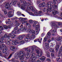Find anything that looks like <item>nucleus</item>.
<instances>
[{
  "label": "nucleus",
  "mask_w": 62,
  "mask_h": 62,
  "mask_svg": "<svg viewBox=\"0 0 62 62\" xmlns=\"http://www.w3.org/2000/svg\"><path fill=\"white\" fill-rule=\"evenodd\" d=\"M25 53H24V51H21L19 53H16L15 54V58L16 59H18L19 57L20 61L23 60L25 58Z\"/></svg>",
  "instance_id": "obj_1"
},
{
  "label": "nucleus",
  "mask_w": 62,
  "mask_h": 62,
  "mask_svg": "<svg viewBox=\"0 0 62 62\" xmlns=\"http://www.w3.org/2000/svg\"><path fill=\"white\" fill-rule=\"evenodd\" d=\"M39 26L38 25L36 26L35 29L36 31H34L30 29H29L28 31L30 34H32L33 35H37L39 34Z\"/></svg>",
  "instance_id": "obj_2"
},
{
  "label": "nucleus",
  "mask_w": 62,
  "mask_h": 62,
  "mask_svg": "<svg viewBox=\"0 0 62 62\" xmlns=\"http://www.w3.org/2000/svg\"><path fill=\"white\" fill-rule=\"evenodd\" d=\"M59 0V1H60V0ZM56 1H57V0H53V2L54 4V5L53 4V2L52 1H49L50 4V6L51 7H53V8L54 9H55V8H56V7H57V6L55 5V4H56Z\"/></svg>",
  "instance_id": "obj_3"
},
{
  "label": "nucleus",
  "mask_w": 62,
  "mask_h": 62,
  "mask_svg": "<svg viewBox=\"0 0 62 62\" xmlns=\"http://www.w3.org/2000/svg\"><path fill=\"white\" fill-rule=\"evenodd\" d=\"M35 56L34 53H33V54L31 56V57L29 59V61L31 62H35V60L36 59V57H34Z\"/></svg>",
  "instance_id": "obj_4"
},
{
  "label": "nucleus",
  "mask_w": 62,
  "mask_h": 62,
  "mask_svg": "<svg viewBox=\"0 0 62 62\" xmlns=\"http://www.w3.org/2000/svg\"><path fill=\"white\" fill-rule=\"evenodd\" d=\"M27 8L29 10H31L33 12L35 11V9L33 8V7L32 6H27Z\"/></svg>",
  "instance_id": "obj_5"
},
{
  "label": "nucleus",
  "mask_w": 62,
  "mask_h": 62,
  "mask_svg": "<svg viewBox=\"0 0 62 62\" xmlns=\"http://www.w3.org/2000/svg\"><path fill=\"white\" fill-rule=\"evenodd\" d=\"M52 8H53V7L51 6L50 5H48L46 9V11L47 12H48L49 11L50 12H51L52 11Z\"/></svg>",
  "instance_id": "obj_6"
},
{
  "label": "nucleus",
  "mask_w": 62,
  "mask_h": 62,
  "mask_svg": "<svg viewBox=\"0 0 62 62\" xmlns=\"http://www.w3.org/2000/svg\"><path fill=\"white\" fill-rule=\"evenodd\" d=\"M14 50L15 51H16L17 50V47L15 46H12L10 47V50L11 51H14Z\"/></svg>",
  "instance_id": "obj_7"
},
{
  "label": "nucleus",
  "mask_w": 62,
  "mask_h": 62,
  "mask_svg": "<svg viewBox=\"0 0 62 62\" xmlns=\"http://www.w3.org/2000/svg\"><path fill=\"white\" fill-rule=\"evenodd\" d=\"M7 48V46L5 44H2V46L0 45V49L2 50V49H6Z\"/></svg>",
  "instance_id": "obj_8"
},
{
  "label": "nucleus",
  "mask_w": 62,
  "mask_h": 62,
  "mask_svg": "<svg viewBox=\"0 0 62 62\" xmlns=\"http://www.w3.org/2000/svg\"><path fill=\"white\" fill-rule=\"evenodd\" d=\"M20 1H21V2L22 3H23L24 4L25 6H30V5H29V4H28L26 3V2L25 1H23V0H20Z\"/></svg>",
  "instance_id": "obj_9"
},
{
  "label": "nucleus",
  "mask_w": 62,
  "mask_h": 62,
  "mask_svg": "<svg viewBox=\"0 0 62 62\" xmlns=\"http://www.w3.org/2000/svg\"><path fill=\"white\" fill-rule=\"evenodd\" d=\"M39 59L41 61H40L41 62H44V61L45 60V57L43 56H42L41 58H39Z\"/></svg>",
  "instance_id": "obj_10"
},
{
  "label": "nucleus",
  "mask_w": 62,
  "mask_h": 62,
  "mask_svg": "<svg viewBox=\"0 0 62 62\" xmlns=\"http://www.w3.org/2000/svg\"><path fill=\"white\" fill-rule=\"evenodd\" d=\"M10 5L8 3H7L5 5V8L6 9H8L9 8H10Z\"/></svg>",
  "instance_id": "obj_11"
},
{
  "label": "nucleus",
  "mask_w": 62,
  "mask_h": 62,
  "mask_svg": "<svg viewBox=\"0 0 62 62\" xmlns=\"http://www.w3.org/2000/svg\"><path fill=\"white\" fill-rule=\"evenodd\" d=\"M42 6V7H45V3L44 2L41 3L39 5V7H41Z\"/></svg>",
  "instance_id": "obj_12"
},
{
  "label": "nucleus",
  "mask_w": 62,
  "mask_h": 62,
  "mask_svg": "<svg viewBox=\"0 0 62 62\" xmlns=\"http://www.w3.org/2000/svg\"><path fill=\"white\" fill-rule=\"evenodd\" d=\"M59 46L58 45H56L55 47V51L56 52H58V49H59Z\"/></svg>",
  "instance_id": "obj_13"
},
{
  "label": "nucleus",
  "mask_w": 62,
  "mask_h": 62,
  "mask_svg": "<svg viewBox=\"0 0 62 62\" xmlns=\"http://www.w3.org/2000/svg\"><path fill=\"white\" fill-rule=\"evenodd\" d=\"M12 5H15L16 4V2H18V0H12Z\"/></svg>",
  "instance_id": "obj_14"
},
{
  "label": "nucleus",
  "mask_w": 62,
  "mask_h": 62,
  "mask_svg": "<svg viewBox=\"0 0 62 62\" xmlns=\"http://www.w3.org/2000/svg\"><path fill=\"white\" fill-rule=\"evenodd\" d=\"M34 55H35V56H34V57H36V59L37 58H39V55H37L36 56V57H35V53H34V52H33H33H31V53H30V54H31V56H32V55H33V54H34Z\"/></svg>",
  "instance_id": "obj_15"
},
{
  "label": "nucleus",
  "mask_w": 62,
  "mask_h": 62,
  "mask_svg": "<svg viewBox=\"0 0 62 62\" xmlns=\"http://www.w3.org/2000/svg\"><path fill=\"white\" fill-rule=\"evenodd\" d=\"M30 48H31V50H32V52H32L33 53V51H34V48L36 49H38V47L36 46L33 47H32L31 46H30L29 47Z\"/></svg>",
  "instance_id": "obj_16"
},
{
  "label": "nucleus",
  "mask_w": 62,
  "mask_h": 62,
  "mask_svg": "<svg viewBox=\"0 0 62 62\" xmlns=\"http://www.w3.org/2000/svg\"><path fill=\"white\" fill-rule=\"evenodd\" d=\"M11 33L12 34H18L17 31H13L11 32Z\"/></svg>",
  "instance_id": "obj_17"
},
{
  "label": "nucleus",
  "mask_w": 62,
  "mask_h": 62,
  "mask_svg": "<svg viewBox=\"0 0 62 62\" xmlns=\"http://www.w3.org/2000/svg\"><path fill=\"white\" fill-rule=\"evenodd\" d=\"M52 13L54 15H55L56 13H57V11H54V10L53 9L52 10Z\"/></svg>",
  "instance_id": "obj_18"
},
{
  "label": "nucleus",
  "mask_w": 62,
  "mask_h": 62,
  "mask_svg": "<svg viewBox=\"0 0 62 62\" xmlns=\"http://www.w3.org/2000/svg\"><path fill=\"white\" fill-rule=\"evenodd\" d=\"M25 56L26 58H29L30 57V55L28 53H27V54L25 55Z\"/></svg>",
  "instance_id": "obj_19"
},
{
  "label": "nucleus",
  "mask_w": 62,
  "mask_h": 62,
  "mask_svg": "<svg viewBox=\"0 0 62 62\" xmlns=\"http://www.w3.org/2000/svg\"><path fill=\"white\" fill-rule=\"evenodd\" d=\"M21 8L22 9H25H25H26V6L22 4L21 5Z\"/></svg>",
  "instance_id": "obj_20"
},
{
  "label": "nucleus",
  "mask_w": 62,
  "mask_h": 62,
  "mask_svg": "<svg viewBox=\"0 0 62 62\" xmlns=\"http://www.w3.org/2000/svg\"><path fill=\"white\" fill-rule=\"evenodd\" d=\"M16 41H17V40H15L14 41L12 42V44L13 45H17L16 44Z\"/></svg>",
  "instance_id": "obj_21"
},
{
  "label": "nucleus",
  "mask_w": 62,
  "mask_h": 62,
  "mask_svg": "<svg viewBox=\"0 0 62 62\" xmlns=\"http://www.w3.org/2000/svg\"><path fill=\"white\" fill-rule=\"evenodd\" d=\"M2 11L4 12L5 14V15L7 14V13H8V11H7V10L6 9H3L2 10Z\"/></svg>",
  "instance_id": "obj_22"
},
{
  "label": "nucleus",
  "mask_w": 62,
  "mask_h": 62,
  "mask_svg": "<svg viewBox=\"0 0 62 62\" xmlns=\"http://www.w3.org/2000/svg\"><path fill=\"white\" fill-rule=\"evenodd\" d=\"M21 31H23V30H26L27 29L25 28V27H23V28H20V29Z\"/></svg>",
  "instance_id": "obj_23"
},
{
  "label": "nucleus",
  "mask_w": 62,
  "mask_h": 62,
  "mask_svg": "<svg viewBox=\"0 0 62 62\" xmlns=\"http://www.w3.org/2000/svg\"><path fill=\"white\" fill-rule=\"evenodd\" d=\"M54 23H55V22L54 21L50 23V24L51 25V26H54V25H55Z\"/></svg>",
  "instance_id": "obj_24"
},
{
  "label": "nucleus",
  "mask_w": 62,
  "mask_h": 62,
  "mask_svg": "<svg viewBox=\"0 0 62 62\" xmlns=\"http://www.w3.org/2000/svg\"><path fill=\"white\" fill-rule=\"evenodd\" d=\"M29 1L27 3V4H28L29 5H32V2L30 1V0H28Z\"/></svg>",
  "instance_id": "obj_25"
},
{
  "label": "nucleus",
  "mask_w": 62,
  "mask_h": 62,
  "mask_svg": "<svg viewBox=\"0 0 62 62\" xmlns=\"http://www.w3.org/2000/svg\"><path fill=\"white\" fill-rule=\"evenodd\" d=\"M24 40L25 41L27 42H29V39L27 37H26L25 39Z\"/></svg>",
  "instance_id": "obj_26"
},
{
  "label": "nucleus",
  "mask_w": 62,
  "mask_h": 62,
  "mask_svg": "<svg viewBox=\"0 0 62 62\" xmlns=\"http://www.w3.org/2000/svg\"><path fill=\"white\" fill-rule=\"evenodd\" d=\"M28 13L31 15H32V16H35V15H34V14L32 12H29Z\"/></svg>",
  "instance_id": "obj_27"
},
{
  "label": "nucleus",
  "mask_w": 62,
  "mask_h": 62,
  "mask_svg": "<svg viewBox=\"0 0 62 62\" xmlns=\"http://www.w3.org/2000/svg\"><path fill=\"white\" fill-rule=\"evenodd\" d=\"M7 50H8V48H5V49L3 50L2 51V52L3 53H5L7 52Z\"/></svg>",
  "instance_id": "obj_28"
},
{
  "label": "nucleus",
  "mask_w": 62,
  "mask_h": 62,
  "mask_svg": "<svg viewBox=\"0 0 62 62\" xmlns=\"http://www.w3.org/2000/svg\"><path fill=\"white\" fill-rule=\"evenodd\" d=\"M46 54L48 57H50V55L49 54V52L47 51L46 52Z\"/></svg>",
  "instance_id": "obj_29"
},
{
  "label": "nucleus",
  "mask_w": 62,
  "mask_h": 62,
  "mask_svg": "<svg viewBox=\"0 0 62 62\" xmlns=\"http://www.w3.org/2000/svg\"><path fill=\"white\" fill-rule=\"evenodd\" d=\"M45 45L46 47V48H48L49 47V43H45Z\"/></svg>",
  "instance_id": "obj_30"
},
{
  "label": "nucleus",
  "mask_w": 62,
  "mask_h": 62,
  "mask_svg": "<svg viewBox=\"0 0 62 62\" xmlns=\"http://www.w3.org/2000/svg\"><path fill=\"white\" fill-rule=\"evenodd\" d=\"M18 39L19 40H22L23 38V37H22V36H20L18 37Z\"/></svg>",
  "instance_id": "obj_31"
},
{
  "label": "nucleus",
  "mask_w": 62,
  "mask_h": 62,
  "mask_svg": "<svg viewBox=\"0 0 62 62\" xmlns=\"http://www.w3.org/2000/svg\"><path fill=\"white\" fill-rule=\"evenodd\" d=\"M40 56H42L43 54V52H42V50H41V49H40Z\"/></svg>",
  "instance_id": "obj_32"
},
{
  "label": "nucleus",
  "mask_w": 62,
  "mask_h": 62,
  "mask_svg": "<svg viewBox=\"0 0 62 62\" xmlns=\"http://www.w3.org/2000/svg\"><path fill=\"white\" fill-rule=\"evenodd\" d=\"M34 15H35V16H37L39 15V13L37 12H35L34 13Z\"/></svg>",
  "instance_id": "obj_33"
},
{
  "label": "nucleus",
  "mask_w": 62,
  "mask_h": 62,
  "mask_svg": "<svg viewBox=\"0 0 62 62\" xmlns=\"http://www.w3.org/2000/svg\"><path fill=\"white\" fill-rule=\"evenodd\" d=\"M12 34L11 33V32L8 35V36L7 37V38H10L11 37V36H12Z\"/></svg>",
  "instance_id": "obj_34"
},
{
  "label": "nucleus",
  "mask_w": 62,
  "mask_h": 62,
  "mask_svg": "<svg viewBox=\"0 0 62 62\" xmlns=\"http://www.w3.org/2000/svg\"><path fill=\"white\" fill-rule=\"evenodd\" d=\"M13 16V15L12 14H9L8 15V17L9 18H11Z\"/></svg>",
  "instance_id": "obj_35"
},
{
  "label": "nucleus",
  "mask_w": 62,
  "mask_h": 62,
  "mask_svg": "<svg viewBox=\"0 0 62 62\" xmlns=\"http://www.w3.org/2000/svg\"><path fill=\"white\" fill-rule=\"evenodd\" d=\"M11 23V21H8V22H7L6 24H10Z\"/></svg>",
  "instance_id": "obj_36"
},
{
  "label": "nucleus",
  "mask_w": 62,
  "mask_h": 62,
  "mask_svg": "<svg viewBox=\"0 0 62 62\" xmlns=\"http://www.w3.org/2000/svg\"><path fill=\"white\" fill-rule=\"evenodd\" d=\"M50 51L51 52H52V53H54V50L50 48Z\"/></svg>",
  "instance_id": "obj_37"
},
{
  "label": "nucleus",
  "mask_w": 62,
  "mask_h": 62,
  "mask_svg": "<svg viewBox=\"0 0 62 62\" xmlns=\"http://www.w3.org/2000/svg\"><path fill=\"white\" fill-rule=\"evenodd\" d=\"M49 5H50V1L47 2V5L46 6V7H47L48 6H50ZM47 5H48V6H47Z\"/></svg>",
  "instance_id": "obj_38"
},
{
  "label": "nucleus",
  "mask_w": 62,
  "mask_h": 62,
  "mask_svg": "<svg viewBox=\"0 0 62 62\" xmlns=\"http://www.w3.org/2000/svg\"><path fill=\"white\" fill-rule=\"evenodd\" d=\"M62 52V47H61L59 50V53H61V52Z\"/></svg>",
  "instance_id": "obj_39"
},
{
  "label": "nucleus",
  "mask_w": 62,
  "mask_h": 62,
  "mask_svg": "<svg viewBox=\"0 0 62 62\" xmlns=\"http://www.w3.org/2000/svg\"><path fill=\"white\" fill-rule=\"evenodd\" d=\"M3 26L4 28L6 29H8V26H7V25H3Z\"/></svg>",
  "instance_id": "obj_40"
},
{
  "label": "nucleus",
  "mask_w": 62,
  "mask_h": 62,
  "mask_svg": "<svg viewBox=\"0 0 62 62\" xmlns=\"http://www.w3.org/2000/svg\"><path fill=\"white\" fill-rule=\"evenodd\" d=\"M36 53H37L38 54H39L40 52L39 50H37L36 51Z\"/></svg>",
  "instance_id": "obj_41"
},
{
  "label": "nucleus",
  "mask_w": 62,
  "mask_h": 62,
  "mask_svg": "<svg viewBox=\"0 0 62 62\" xmlns=\"http://www.w3.org/2000/svg\"><path fill=\"white\" fill-rule=\"evenodd\" d=\"M61 37H59L57 38V39H56V40H57L58 41H60V40H61Z\"/></svg>",
  "instance_id": "obj_42"
},
{
  "label": "nucleus",
  "mask_w": 62,
  "mask_h": 62,
  "mask_svg": "<svg viewBox=\"0 0 62 62\" xmlns=\"http://www.w3.org/2000/svg\"><path fill=\"white\" fill-rule=\"evenodd\" d=\"M33 21H34L32 20H30L29 21V22L30 23H33Z\"/></svg>",
  "instance_id": "obj_43"
},
{
  "label": "nucleus",
  "mask_w": 62,
  "mask_h": 62,
  "mask_svg": "<svg viewBox=\"0 0 62 62\" xmlns=\"http://www.w3.org/2000/svg\"><path fill=\"white\" fill-rule=\"evenodd\" d=\"M31 36L32 37V38L33 39H35L36 37V36L35 35H31Z\"/></svg>",
  "instance_id": "obj_44"
},
{
  "label": "nucleus",
  "mask_w": 62,
  "mask_h": 62,
  "mask_svg": "<svg viewBox=\"0 0 62 62\" xmlns=\"http://www.w3.org/2000/svg\"><path fill=\"white\" fill-rule=\"evenodd\" d=\"M12 54H11L8 57V59H9L11 57V56H12Z\"/></svg>",
  "instance_id": "obj_45"
},
{
  "label": "nucleus",
  "mask_w": 62,
  "mask_h": 62,
  "mask_svg": "<svg viewBox=\"0 0 62 62\" xmlns=\"http://www.w3.org/2000/svg\"><path fill=\"white\" fill-rule=\"evenodd\" d=\"M15 24L16 25V26H19V25L21 24L20 23H15Z\"/></svg>",
  "instance_id": "obj_46"
},
{
  "label": "nucleus",
  "mask_w": 62,
  "mask_h": 62,
  "mask_svg": "<svg viewBox=\"0 0 62 62\" xmlns=\"http://www.w3.org/2000/svg\"><path fill=\"white\" fill-rule=\"evenodd\" d=\"M46 37L47 38V39L50 38H51V35H46Z\"/></svg>",
  "instance_id": "obj_47"
},
{
  "label": "nucleus",
  "mask_w": 62,
  "mask_h": 62,
  "mask_svg": "<svg viewBox=\"0 0 62 62\" xmlns=\"http://www.w3.org/2000/svg\"><path fill=\"white\" fill-rule=\"evenodd\" d=\"M51 35V32H50V31H49L47 33V35Z\"/></svg>",
  "instance_id": "obj_48"
},
{
  "label": "nucleus",
  "mask_w": 62,
  "mask_h": 62,
  "mask_svg": "<svg viewBox=\"0 0 62 62\" xmlns=\"http://www.w3.org/2000/svg\"><path fill=\"white\" fill-rule=\"evenodd\" d=\"M47 40V38H45L44 39V42H46Z\"/></svg>",
  "instance_id": "obj_49"
},
{
  "label": "nucleus",
  "mask_w": 62,
  "mask_h": 62,
  "mask_svg": "<svg viewBox=\"0 0 62 62\" xmlns=\"http://www.w3.org/2000/svg\"><path fill=\"white\" fill-rule=\"evenodd\" d=\"M7 37H8V36H7V34H5L3 36V37L4 38H7Z\"/></svg>",
  "instance_id": "obj_50"
},
{
  "label": "nucleus",
  "mask_w": 62,
  "mask_h": 62,
  "mask_svg": "<svg viewBox=\"0 0 62 62\" xmlns=\"http://www.w3.org/2000/svg\"><path fill=\"white\" fill-rule=\"evenodd\" d=\"M24 41H21L20 42V43L22 44L23 43H24Z\"/></svg>",
  "instance_id": "obj_51"
},
{
  "label": "nucleus",
  "mask_w": 62,
  "mask_h": 62,
  "mask_svg": "<svg viewBox=\"0 0 62 62\" xmlns=\"http://www.w3.org/2000/svg\"><path fill=\"white\" fill-rule=\"evenodd\" d=\"M39 39H36L34 40V42H37V41H39Z\"/></svg>",
  "instance_id": "obj_52"
},
{
  "label": "nucleus",
  "mask_w": 62,
  "mask_h": 62,
  "mask_svg": "<svg viewBox=\"0 0 62 62\" xmlns=\"http://www.w3.org/2000/svg\"><path fill=\"white\" fill-rule=\"evenodd\" d=\"M17 15H21V13L20 12H18L17 13Z\"/></svg>",
  "instance_id": "obj_53"
},
{
  "label": "nucleus",
  "mask_w": 62,
  "mask_h": 62,
  "mask_svg": "<svg viewBox=\"0 0 62 62\" xmlns=\"http://www.w3.org/2000/svg\"><path fill=\"white\" fill-rule=\"evenodd\" d=\"M16 37V35H13L12 36L11 38H12V39H13V38H15Z\"/></svg>",
  "instance_id": "obj_54"
},
{
  "label": "nucleus",
  "mask_w": 62,
  "mask_h": 62,
  "mask_svg": "<svg viewBox=\"0 0 62 62\" xmlns=\"http://www.w3.org/2000/svg\"><path fill=\"white\" fill-rule=\"evenodd\" d=\"M9 54V52H8L5 54L6 55H7V56H8V55Z\"/></svg>",
  "instance_id": "obj_55"
},
{
  "label": "nucleus",
  "mask_w": 62,
  "mask_h": 62,
  "mask_svg": "<svg viewBox=\"0 0 62 62\" xmlns=\"http://www.w3.org/2000/svg\"><path fill=\"white\" fill-rule=\"evenodd\" d=\"M3 43V40H1L0 39V43L1 44H2Z\"/></svg>",
  "instance_id": "obj_56"
},
{
  "label": "nucleus",
  "mask_w": 62,
  "mask_h": 62,
  "mask_svg": "<svg viewBox=\"0 0 62 62\" xmlns=\"http://www.w3.org/2000/svg\"><path fill=\"white\" fill-rule=\"evenodd\" d=\"M16 19H18L17 17H15L14 18H13V20H15Z\"/></svg>",
  "instance_id": "obj_57"
},
{
  "label": "nucleus",
  "mask_w": 62,
  "mask_h": 62,
  "mask_svg": "<svg viewBox=\"0 0 62 62\" xmlns=\"http://www.w3.org/2000/svg\"><path fill=\"white\" fill-rule=\"evenodd\" d=\"M0 29H1L2 30H3V27L1 26H0Z\"/></svg>",
  "instance_id": "obj_58"
},
{
  "label": "nucleus",
  "mask_w": 62,
  "mask_h": 62,
  "mask_svg": "<svg viewBox=\"0 0 62 62\" xmlns=\"http://www.w3.org/2000/svg\"><path fill=\"white\" fill-rule=\"evenodd\" d=\"M51 55L52 56V57H54V54L51 53Z\"/></svg>",
  "instance_id": "obj_59"
},
{
  "label": "nucleus",
  "mask_w": 62,
  "mask_h": 62,
  "mask_svg": "<svg viewBox=\"0 0 62 62\" xmlns=\"http://www.w3.org/2000/svg\"><path fill=\"white\" fill-rule=\"evenodd\" d=\"M43 11L45 12L46 11V8H44L43 10Z\"/></svg>",
  "instance_id": "obj_60"
},
{
  "label": "nucleus",
  "mask_w": 62,
  "mask_h": 62,
  "mask_svg": "<svg viewBox=\"0 0 62 62\" xmlns=\"http://www.w3.org/2000/svg\"><path fill=\"white\" fill-rule=\"evenodd\" d=\"M21 31V30L20 29H19L17 31V33H19L20 32V31Z\"/></svg>",
  "instance_id": "obj_61"
},
{
  "label": "nucleus",
  "mask_w": 62,
  "mask_h": 62,
  "mask_svg": "<svg viewBox=\"0 0 62 62\" xmlns=\"http://www.w3.org/2000/svg\"><path fill=\"white\" fill-rule=\"evenodd\" d=\"M17 5L19 7H20V5L19 3H17Z\"/></svg>",
  "instance_id": "obj_62"
},
{
  "label": "nucleus",
  "mask_w": 62,
  "mask_h": 62,
  "mask_svg": "<svg viewBox=\"0 0 62 62\" xmlns=\"http://www.w3.org/2000/svg\"><path fill=\"white\" fill-rule=\"evenodd\" d=\"M23 18L22 17H20L19 18V20H20V21H23Z\"/></svg>",
  "instance_id": "obj_63"
},
{
  "label": "nucleus",
  "mask_w": 62,
  "mask_h": 62,
  "mask_svg": "<svg viewBox=\"0 0 62 62\" xmlns=\"http://www.w3.org/2000/svg\"><path fill=\"white\" fill-rule=\"evenodd\" d=\"M51 41V40L50 39H49L47 40V42H48V43H50Z\"/></svg>",
  "instance_id": "obj_64"
}]
</instances>
